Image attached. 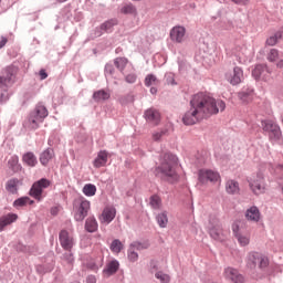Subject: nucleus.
Segmentation results:
<instances>
[{
    "mask_svg": "<svg viewBox=\"0 0 283 283\" xmlns=\"http://www.w3.org/2000/svg\"><path fill=\"white\" fill-rule=\"evenodd\" d=\"M226 107L227 104L221 99L216 101V98L205 93H198L191 98L190 109L185 113L182 123L184 125H196L203 118H209L218 112H224Z\"/></svg>",
    "mask_w": 283,
    "mask_h": 283,
    "instance_id": "1",
    "label": "nucleus"
},
{
    "mask_svg": "<svg viewBox=\"0 0 283 283\" xmlns=\"http://www.w3.org/2000/svg\"><path fill=\"white\" fill-rule=\"evenodd\" d=\"M178 157L176 155L166 154L161 160L160 166L157 168L158 174H161V178L168 182H178Z\"/></svg>",
    "mask_w": 283,
    "mask_h": 283,
    "instance_id": "2",
    "label": "nucleus"
},
{
    "mask_svg": "<svg viewBox=\"0 0 283 283\" xmlns=\"http://www.w3.org/2000/svg\"><path fill=\"white\" fill-rule=\"evenodd\" d=\"M48 108L42 104H38L25 119L24 127H27V129H39V125L48 118Z\"/></svg>",
    "mask_w": 283,
    "mask_h": 283,
    "instance_id": "3",
    "label": "nucleus"
},
{
    "mask_svg": "<svg viewBox=\"0 0 283 283\" xmlns=\"http://www.w3.org/2000/svg\"><path fill=\"white\" fill-rule=\"evenodd\" d=\"M91 203L85 198H77L73 201V216L76 222H83L90 213Z\"/></svg>",
    "mask_w": 283,
    "mask_h": 283,
    "instance_id": "4",
    "label": "nucleus"
},
{
    "mask_svg": "<svg viewBox=\"0 0 283 283\" xmlns=\"http://www.w3.org/2000/svg\"><path fill=\"white\" fill-rule=\"evenodd\" d=\"M51 185L52 181L46 178H42L32 185L29 193L32 198L38 200V202H41L43 200V190L48 189Z\"/></svg>",
    "mask_w": 283,
    "mask_h": 283,
    "instance_id": "5",
    "label": "nucleus"
},
{
    "mask_svg": "<svg viewBox=\"0 0 283 283\" xmlns=\"http://www.w3.org/2000/svg\"><path fill=\"white\" fill-rule=\"evenodd\" d=\"M249 185L253 193L260 196L266 190V184L264 182V175L256 174L249 179Z\"/></svg>",
    "mask_w": 283,
    "mask_h": 283,
    "instance_id": "6",
    "label": "nucleus"
},
{
    "mask_svg": "<svg viewBox=\"0 0 283 283\" xmlns=\"http://www.w3.org/2000/svg\"><path fill=\"white\" fill-rule=\"evenodd\" d=\"M263 132H266L269 138L271 140H280L282 138V130L280 126L275 124L273 120H264L262 122Z\"/></svg>",
    "mask_w": 283,
    "mask_h": 283,
    "instance_id": "7",
    "label": "nucleus"
},
{
    "mask_svg": "<svg viewBox=\"0 0 283 283\" xmlns=\"http://www.w3.org/2000/svg\"><path fill=\"white\" fill-rule=\"evenodd\" d=\"M224 78L230 85H240L244 81V71L240 66H234L232 71L226 72Z\"/></svg>",
    "mask_w": 283,
    "mask_h": 283,
    "instance_id": "8",
    "label": "nucleus"
},
{
    "mask_svg": "<svg viewBox=\"0 0 283 283\" xmlns=\"http://www.w3.org/2000/svg\"><path fill=\"white\" fill-rule=\"evenodd\" d=\"M232 231L240 247H248V244L251 242V234L247 232L244 228H240L238 223L232 226Z\"/></svg>",
    "mask_w": 283,
    "mask_h": 283,
    "instance_id": "9",
    "label": "nucleus"
},
{
    "mask_svg": "<svg viewBox=\"0 0 283 283\" xmlns=\"http://www.w3.org/2000/svg\"><path fill=\"white\" fill-rule=\"evenodd\" d=\"M59 240L64 251H72V249L74 248V237L72 235V233L67 232L66 230H62L60 232Z\"/></svg>",
    "mask_w": 283,
    "mask_h": 283,
    "instance_id": "10",
    "label": "nucleus"
},
{
    "mask_svg": "<svg viewBox=\"0 0 283 283\" xmlns=\"http://www.w3.org/2000/svg\"><path fill=\"white\" fill-rule=\"evenodd\" d=\"M199 180L205 182H218L220 180V174L216 170L201 169L199 170Z\"/></svg>",
    "mask_w": 283,
    "mask_h": 283,
    "instance_id": "11",
    "label": "nucleus"
},
{
    "mask_svg": "<svg viewBox=\"0 0 283 283\" xmlns=\"http://www.w3.org/2000/svg\"><path fill=\"white\" fill-rule=\"evenodd\" d=\"M223 277L229 282L244 283V276H242V274H240V272L233 268H226L223 271Z\"/></svg>",
    "mask_w": 283,
    "mask_h": 283,
    "instance_id": "12",
    "label": "nucleus"
},
{
    "mask_svg": "<svg viewBox=\"0 0 283 283\" xmlns=\"http://www.w3.org/2000/svg\"><path fill=\"white\" fill-rule=\"evenodd\" d=\"M252 76L255 81H271V73L266 72V66L259 64L252 71Z\"/></svg>",
    "mask_w": 283,
    "mask_h": 283,
    "instance_id": "13",
    "label": "nucleus"
},
{
    "mask_svg": "<svg viewBox=\"0 0 283 283\" xmlns=\"http://www.w3.org/2000/svg\"><path fill=\"white\" fill-rule=\"evenodd\" d=\"M185 34H187L185 27L178 25L170 30V39L175 43H182V41H185Z\"/></svg>",
    "mask_w": 283,
    "mask_h": 283,
    "instance_id": "14",
    "label": "nucleus"
},
{
    "mask_svg": "<svg viewBox=\"0 0 283 283\" xmlns=\"http://www.w3.org/2000/svg\"><path fill=\"white\" fill-rule=\"evenodd\" d=\"M249 260L253 264H259L260 269H266L269 266V258H266L258 252L250 253Z\"/></svg>",
    "mask_w": 283,
    "mask_h": 283,
    "instance_id": "15",
    "label": "nucleus"
},
{
    "mask_svg": "<svg viewBox=\"0 0 283 283\" xmlns=\"http://www.w3.org/2000/svg\"><path fill=\"white\" fill-rule=\"evenodd\" d=\"M209 233L213 240H222V228L218 219H213L212 222L210 221Z\"/></svg>",
    "mask_w": 283,
    "mask_h": 283,
    "instance_id": "16",
    "label": "nucleus"
},
{
    "mask_svg": "<svg viewBox=\"0 0 283 283\" xmlns=\"http://www.w3.org/2000/svg\"><path fill=\"white\" fill-rule=\"evenodd\" d=\"M144 117L147 123H151L153 125H158L160 123V112L156 108H148L144 113Z\"/></svg>",
    "mask_w": 283,
    "mask_h": 283,
    "instance_id": "17",
    "label": "nucleus"
},
{
    "mask_svg": "<svg viewBox=\"0 0 283 283\" xmlns=\"http://www.w3.org/2000/svg\"><path fill=\"white\" fill-rule=\"evenodd\" d=\"M114 218H116V208L106 207V208H104L99 220L104 224H109V222H112L114 220Z\"/></svg>",
    "mask_w": 283,
    "mask_h": 283,
    "instance_id": "18",
    "label": "nucleus"
},
{
    "mask_svg": "<svg viewBox=\"0 0 283 283\" xmlns=\"http://www.w3.org/2000/svg\"><path fill=\"white\" fill-rule=\"evenodd\" d=\"M245 218L250 222H260L262 214L260 213V209H258V207L252 206L245 211Z\"/></svg>",
    "mask_w": 283,
    "mask_h": 283,
    "instance_id": "19",
    "label": "nucleus"
},
{
    "mask_svg": "<svg viewBox=\"0 0 283 283\" xmlns=\"http://www.w3.org/2000/svg\"><path fill=\"white\" fill-rule=\"evenodd\" d=\"M19 220V216L17 213H8L0 218V231H3L8 224H12V222H17Z\"/></svg>",
    "mask_w": 283,
    "mask_h": 283,
    "instance_id": "20",
    "label": "nucleus"
},
{
    "mask_svg": "<svg viewBox=\"0 0 283 283\" xmlns=\"http://www.w3.org/2000/svg\"><path fill=\"white\" fill-rule=\"evenodd\" d=\"M12 85V69L8 67L2 72L0 76V87H8Z\"/></svg>",
    "mask_w": 283,
    "mask_h": 283,
    "instance_id": "21",
    "label": "nucleus"
},
{
    "mask_svg": "<svg viewBox=\"0 0 283 283\" xmlns=\"http://www.w3.org/2000/svg\"><path fill=\"white\" fill-rule=\"evenodd\" d=\"M8 169L12 171V174H19V171H21L22 167L21 164H19V156L13 155L9 158Z\"/></svg>",
    "mask_w": 283,
    "mask_h": 283,
    "instance_id": "22",
    "label": "nucleus"
},
{
    "mask_svg": "<svg viewBox=\"0 0 283 283\" xmlns=\"http://www.w3.org/2000/svg\"><path fill=\"white\" fill-rule=\"evenodd\" d=\"M107 150H102L98 153L97 157L93 161V165L96 169H101V167H105L107 165Z\"/></svg>",
    "mask_w": 283,
    "mask_h": 283,
    "instance_id": "23",
    "label": "nucleus"
},
{
    "mask_svg": "<svg viewBox=\"0 0 283 283\" xmlns=\"http://www.w3.org/2000/svg\"><path fill=\"white\" fill-rule=\"evenodd\" d=\"M119 266L120 264L118 263V261L116 260L111 261L103 271L105 277H109L111 275H114L118 271Z\"/></svg>",
    "mask_w": 283,
    "mask_h": 283,
    "instance_id": "24",
    "label": "nucleus"
},
{
    "mask_svg": "<svg viewBox=\"0 0 283 283\" xmlns=\"http://www.w3.org/2000/svg\"><path fill=\"white\" fill-rule=\"evenodd\" d=\"M233 56H235L238 63L241 65H244L249 59L247 57V54L244 53V49L237 46L232 50Z\"/></svg>",
    "mask_w": 283,
    "mask_h": 283,
    "instance_id": "25",
    "label": "nucleus"
},
{
    "mask_svg": "<svg viewBox=\"0 0 283 283\" xmlns=\"http://www.w3.org/2000/svg\"><path fill=\"white\" fill-rule=\"evenodd\" d=\"M226 191L231 196H235V193H240V184L233 179H229L226 182Z\"/></svg>",
    "mask_w": 283,
    "mask_h": 283,
    "instance_id": "26",
    "label": "nucleus"
},
{
    "mask_svg": "<svg viewBox=\"0 0 283 283\" xmlns=\"http://www.w3.org/2000/svg\"><path fill=\"white\" fill-rule=\"evenodd\" d=\"M22 163H24V165H28V167H36L39 160L36 159L34 153H27L22 156Z\"/></svg>",
    "mask_w": 283,
    "mask_h": 283,
    "instance_id": "27",
    "label": "nucleus"
},
{
    "mask_svg": "<svg viewBox=\"0 0 283 283\" xmlns=\"http://www.w3.org/2000/svg\"><path fill=\"white\" fill-rule=\"evenodd\" d=\"M52 158H54V149L48 148L40 155V163L45 167Z\"/></svg>",
    "mask_w": 283,
    "mask_h": 283,
    "instance_id": "28",
    "label": "nucleus"
},
{
    "mask_svg": "<svg viewBox=\"0 0 283 283\" xmlns=\"http://www.w3.org/2000/svg\"><path fill=\"white\" fill-rule=\"evenodd\" d=\"M19 179L17 178H12V179H9L6 184V190L9 192V193H18L19 191Z\"/></svg>",
    "mask_w": 283,
    "mask_h": 283,
    "instance_id": "29",
    "label": "nucleus"
},
{
    "mask_svg": "<svg viewBox=\"0 0 283 283\" xmlns=\"http://www.w3.org/2000/svg\"><path fill=\"white\" fill-rule=\"evenodd\" d=\"M134 249L140 250L143 249V244L135 242L130 245V249L128 251V260L130 262H136L138 260V253L135 252Z\"/></svg>",
    "mask_w": 283,
    "mask_h": 283,
    "instance_id": "30",
    "label": "nucleus"
},
{
    "mask_svg": "<svg viewBox=\"0 0 283 283\" xmlns=\"http://www.w3.org/2000/svg\"><path fill=\"white\" fill-rule=\"evenodd\" d=\"M85 229L86 231H88V233H94L98 230V222H96V219L94 217H90L86 219Z\"/></svg>",
    "mask_w": 283,
    "mask_h": 283,
    "instance_id": "31",
    "label": "nucleus"
},
{
    "mask_svg": "<svg viewBox=\"0 0 283 283\" xmlns=\"http://www.w3.org/2000/svg\"><path fill=\"white\" fill-rule=\"evenodd\" d=\"M109 96V92L105 90H99L93 94V99L96 103H101V101H108Z\"/></svg>",
    "mask_w": 283,
    "mask_h": 283,
    "instance_id": "32",
    "label": "nucleus"
},
{
    "mask_svg": "<svg viewBox=\"0 0 283 283\" xmlns=\"http://www.w3.org/2000/svg\"><path fill=\"white\" fill-rule=\"evenodd\" d=\"M122 14H130L132 17H138V10L132 3L125 4L120 9Z\"/></svg>",
    "mask_w": 283,
    "mask_h": 283,
    "instance_id": "33",
    "label": "nucleus"
},
{
    "mask_svg": "<svg viewBox=\"0 0 283 283\" xmlns=\"http://www.w3.org/2000/svg\"><path fill=\"white\" fill-rule=\"evenodd\" d=\"M156 220L161 229H165L169 224V218L167 217V211L160 212Z\"/></svg>",
    "mask_w": 283,
    "mask_h": 283,
    "instance_id": "34",
    "label": "nucleus"
},
{
    "mask_svg": "<svg viewBox=\"0 0 283 283\" xmlns=\"http://www.w3.org/2000/svg\"><path fill=\"white\" fill-rule=\"evenodd\" d=\"M127 63H129V60L127 57H117L114 60V65L119 70V72H124L125 67H127Z\"/></svg>",
    "mask_w": 283,
    "mask_h": 283,
    "instance_id": "35",
    "label": "nucleus"
},
{
    "mask_svg": "<svg viewBox=\"0 0 283 283\" xmlns=\"http://www.w3.org/2000/svg\"><path fill=\"white\" fill-rule=\"evenodd\" d=\"M83 193L84 196H87V198H92V196H96V186L94 184H86L83 187Z\"/></svg>",
    "mask_w": 283,
    "mask_h": 283,
    "instance_id": "36",
    "label": "nucleus"
},
{
    "mask_svg": "<svg viewBox=\"0 0 283 283\" xmlns=\"http://www.w3.org/2000/svg\"><path fill=\"white\" fill-rule=\"evenodd\" d=\"M280 59V51L277 49H271L266 54V60L270 63H275Z\"/></svg>",
    "mask_w": 283,
    "mask_h": 283,
    "instance_id": "37",
    "label": "nucleus"
},
{
    "mask_svg": "<svg viewBox=\"0 0 283 283\" xmlns=\"http://www.w3.org/2000/svg\"><path fill=\"white\" fill-rule=\"evenodd\" d=\"M280 39H282V31H277L274 35H271L265 43L270 46L277 45V41H280Z\"/></svg>",
    "mask_w": 283,
    "mask_h": 283,
    "instance_id": "38",
    "label": "nucleus"
},
{
    "mask_svg": "<svg viewBox=\"0 0 283 283\" xmlns=\"http://www.w3.org/2000/svg\"><path fill=\"white\" fill-rule=\"evenodd\" d=\"M155 277H156V280H159L160 283H170L171 282V276H169V274H167L163 271L155 273Z\"/></svg>",
    "mask_w": 283,
    "mask_h": 283,
    "instance_id": "39",
    "label": "nucleus"
},
{
    "mask_svg": "<svg viewBox=\"0 0 283 283\" xmlns=\"http://www.w3.org/2000/svg\"><path fill=\"white\" fill-rule=\"evenodd\" d=\"M28 202L30 205H34V201L33 200H30L29 197H21L19 199H17L14 202H13V207H25V205H28Z\"/></svg>",
    "mask_w": 283,
    "mask_h": 283,
    "instance_id": "40",
    "label": "nucleus"
},
{
    "mask_svg": "<svg viewBox=\"0 0 283 283\" xmlns=\"http://www.w3.org/2000/svg\"><path fill=\"white\" fill-rule=\"evenodd\" d=\"M111 251L113 253H120V251H123V242H120V240L115 239L112 243H111Z\"/></svg>",
    "mask_w": 283,
    "mask_h": 283,
    "instance_id": "41",
    "label": "nucleus"
},
{
    "mask_svg": "<svg viewBox=\"0 0 283 283\" xmlns=\"http://www.w3.org/2000/svg\"><path fill=\"white\" fill-rule=\"evenodd\" d=\"M158 83V78H156V75L149 74L145 78V85L146 87H151V85H156Z\"/></svg>",
    "mask_w": 283,
    "mask_h": 283,
    "instance_id": "42",
    "label": "nucleus"
},
{
    "mask_svg": "<svg viewBox=\"0 0 283 283\" xmlns=\"http://www.w3.org/2000/svg\"><path fill=\"white\" fill-rule=\"evenodd\" d=\"M161 205H163V201L160 200V197L153 196L150 198V207H153V209H160Z\"/></svg>",
    "mask_w": 283,
    "mask_h": 283,
    "instance_id": "43",
    "label": "nucleus"
},
{
    "mask_svg": "<svg viewBox=\"0 0 283 283\" xmlns=\"http://www.w3.org/2000/svg\"><path fill=\"white\" fill-rule=\"evenodd\" d=\"M117 23H118V21H116V20H108L101 25V29L105 30V32H107V31L112 30L114 25H117Z\"/></svg>",
    "mask_w": 283,
    "mask_h": 283,
    "instance_id": "44",
    "label": "nucleus"
},
{
    "mask_svg": "<svg viewBox=\"0 0 283 283\" xmlns=\"http://www.w3.org/2000/svg\"><path fill=\"white\" fill-rule=\"evenodd\" d=\"M165 134H167V129L153 133V140H155V142L160 140V138H163V136H165Z\"/></svg>",
    "mask_w": 283,
    "mask_h": 283,
    "instance_id": "45",
    "label": "nucleus"
},
{
    "mask_svg": "<svg viewBox=\"0 0 283 283\" xmlns=\"http://www.w3.org/2000/svg\"><path fill=\"white\" fill-rule=\"evenodd\" d=\"M63 260H65L67 264H74V254H72V251H67V253H64Z\"/></svg>",
    "mask_w": 283,
    "mask_h": 283,
    "instance_id": "46",
    "label": "nucleus"
},
{
    "mask_svg": "<svg viewBox=\"0 0 283 283\" xmlns=\"http://www.w3.org/2000/svg\"><path fill=\"white\" fill-rule=\"evenodd\" d=\"M239 98L243 101V103H249V101H251V94L241 92L239 93Z\"/></svg>",
    "mask_w": 283,
    "mask_h": 283,
    "instance_id": "47",
    "label": "nucleus"
},
{
    "mask_svg": "<svg viewBox=\"0 0 283 283\" xmlns=\"http://www.w3.org/2000/svg\"><path fill=\"white\" fill-rule=\"evenodd\" d=\"M125 81H126V83H136V74L130 73V74L126 75Z\"/></svg>",
    "mask_w": 283,
    "mask_h": 283,
    "instance_id": "48",
    "label": "nucleus"
},
{
    "mask_svg": "<svg viewBox=\"0 0 283 283\" xmlns=\"http://www.w3.org/2000/svg\"><path fill=\"white\" fill-rule=\"evenodd\" d=\"M105 72H106V74H114V65L106 64Z\"/></svg>",
    "mask_w": 283,
    "mask_h": 283,
    "instance_id": "49",
    "label": "nucleus"
},
{
    "mask_svg": "<svg viewBox=\"0 0 283 283\" xmlns=\"http://www.w3.org/2000/svg\"><path fill=\"white\" fill-rule=\"evenodd\" d=\"M40 78L41 81H45V78H48V73L43 69L40 70Z\"/></svg>",
    "mask_w": 283,
    "mask_h": 283,
    "instance_id": "50",
    "label": "nucleus"
},
{
    "mask_svg": "<svg viewBox=\"0 0 283 283\" xmlns=\"http://www.w3.org/2000/svg\"><path fill=\"white\" fill-rule=\"evenodd\" d=\"M86 282L87 283H96V276H94V275L87 276Z\"/></svg>",
    "mask_w": 283,
    "mask_h": 283,
    "instance_id": "51",
    "label": "nucleus"
},
{
    "mask_svg": "<svg viewBox=\"0 0 283 283\" xmlns=\"http://www.w3.org/2000/svg\"><path fill=\"white\" fill-rule=\"evenodd\" d=\"M6 43H8V38H1V40H0V50H1V48H4Z\"/></svg>",
    "mask_w": 283,
    "mask_h": 283,
    "instance_id": "52",
    "label": "nucleus"
},
{
    "mask_svg": "<svg viewBox=\"0 0 283 283\" xmlns=\"http://www.w3.org/2000/svg\"><path fill=\"white\" fill-rule=\"evenodd\" d=\"M276 67H280V70L283 69V60H280V61L276 63Z\"/></svg>",
    "mask_w": 283,
    "mask_h": 283,
    "instance_id": "53",
    "label": "nucleus"
},
{
    "mask_svg": "<svg viewBox=\"0 0 283 283\" xmlns=\"http://www.w3.org/2000/svg\"><path fill=\"white\" fill-rule=\"evenodd\" d=\"M150 92H151L153 94H156L157 90H156L155 87H151V88H150Z\"/></svg>",
    "mask_w": 283,
    "mask_h": 283,
    "instance_id": "54",
    "label": "nucleus"
},
{
    "mask_svg": "<svg viewBox=\"0 0 283 283\" xmlns=\"http://www.w3.org/2000/svg\"><path fill=\"white\" fill-rule=\"evenodd\" d=\"M59 1V3H65V1H67V0H57Z\"/></svg>",
    "mask_w": 283,
    "mask_h": 283,
    "instance_id": "55",
    "label": "nucleus"
},
{
    "mask_svg": "<svg viewBox=\"0 0 283 283\" xmlns=\"http://www.w3.org/2000/svg\"><path fill=\"white\" fill-rule=\"evenodd\" d=\"M153 269H158V268H156V263H154V262H153Z\"/></svg>",
    "mask_w": 283,
    "mask_h": 283,
    "instance_id": "56",
    "label": "nucleus"
}]
</instances>
